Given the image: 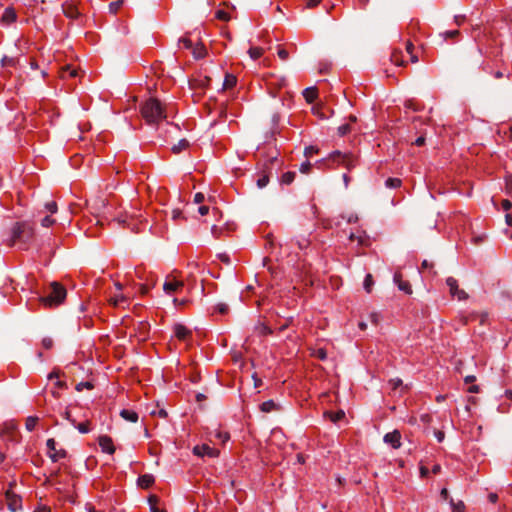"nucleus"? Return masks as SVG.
<instances>
[{"label": "nucleus", "mask_w": 512, "mask_h": 512, "mask_svg": "<svg viewBox=\"0 0 512 512\" xmlns=\"http://www.w3.org/2000/svg\"><path fill=\"white\" fill-rule=\"evenodd\" d=\"M171 217L173 220H178L182 217V212L180 209H173L171 211Z\"/></svg>", "instance_id": "8fccbe9b"}, {"label": "nucleus", "mask_w": 512, "mask_h": 512, "mask_svg": "<svg viewBox=\"0 0 512 512\" xmlns=\"http://www.w3.org/2000/svg\"><path fill=\"white\" fill-rule=\"evenodd\" d=\"M236 77L232 74H227L225 76V79H224V82H223V87L225 89H228V88H232L235 84H236Z\"/></svg>", "instance_id": "bb28decb"}, {"label": "nucleus", "mask_w": 512, "mask_h": 512, "mask_svg": "<svg viewBox=\"0 0 512 512\" xmlns=\"http://www.w3.org/2000/svg\"><path fill=\"white\" fill-rule=\"evenodd\" d=\"M334 156H337L339 157V159L337 160L339 163L343 164L344 166H346L348 169H350L351 167L354 166V160L351 156L349 155H341V153L339 151H336L333 153V157Z\"/></svg>", "instance_id": "2eb2a0df"}, {"label": "nucleus", "mask_w": 512, "mask_h": 512, "mask_svg": "<svg viewBox=\"0 0 512 512\" xmlns=\"http://www.w3.org/2000/svg\"><path fill=\"white\" fill-rule=\"evenodd\" d=\"M216 437L221 439L223 442L227 441L229 439V435L226 432H217Z\"/></svg>", "instance_id": "4d7b16f0"}, {"label": "nucleus", "mask_w": 512, "mask_h": 512, "mask_svg": "<svg viewBox=\"0 0 512 512\" xmlns=\"http://www.w3.org/2000/svg\"><path fill=\"white\" fill-rule=\"evenodd\" d=\"M93 385L92 383L86 381V382H80L76 385L77 391H82L83 389H92Z\"/></svg>", "instance_id": "ea45409f"}, {"label": "nucleus", "mask_w": 512, "mask_h": 512, "mask_svg": "<svg viewBox=\"0 0 512 512\" xmlns=\"http://www.w3.org/2000/svg\"><path fill=\"white\" fill-rule=\"evenodd\" d=\"M413 49H414V45L412 44V42L408 41L406 44L407 53L411 54L413 52Z\"/></svg>", "instance_id": "69168bd1"}, {"label": "nucleus", "mask_w": 512, "mask_h": 512, "mask_svg": "<svg viewBox=\"0 0 512 512\" xmlns=\"http://www.w3.org/2000/svg\"><path fill=\"white\" fill-rule=\"evenodd\" d=\"M296 173L292 171L285 172L280 179L281 184L290 185L295 179Z\"/></svg>", "instance_id": "4be33fe9"}, {"label": "nucleus", "mask_w": 512, "mask_h": 512, "mask_svg": "<svg viewBox=\"0 0 512 512\" xmlns=\"http://www.w3.org/2000/svg\"><path fill=\"white\" fill-rule=\"evenodd\" d=\"M44 207L51 214H55L58 211V206L55 201H50V202L45 203Z\"/></svg>", "instance_id": "473e14b6"}, {"label": "nucleus", "mask_w": 512, "mask_h": 512, "mask_svg": "<svg viewBox=\"0 0 512 512\" xmlns=\"http://www.w3.org/2000/svg\"><path fill=\"white\" fill-rule=\"evenodd\" d=\"M198 212L200 215L204 216L206 214H208L209 212V207L208 206H205V205H202L198 208Z\"/></svg>", "instance_id": "e2e57ef3"}, {"label": "nucleus", "mask_w": 512, "mask_h": 512, "mask_svg": "<svg viewBox=\"0 0 512 512\" xmlns=\"http://www.w3.org/2000/svg\"><path fill=\"white\" fill-rule=\"evenodd\" d=\"M17 18L16 12L12 7H8L4 10L2 17H1V23L4 25H9L13 23Z\"/></svg>", "instance_id": "4468645a"}, {"label": "nucleus", "mask_w": 512, "mask_h": 512, "mask_svg": "<svg viewBox=\"0 0 512 512\" xmlns=\"http://www.w3.org/2000/svg\"><path fill=\"white\" fill-rule=\"evenodd\" d=\"M42 345H43V347H44V348H46V349H50V348H52V346H53V340H52V338H50V337H45V338L42 340Z\"/></svg>", "instance_id": "09e8293b"}, {"label": "nucleus", "mask_w": 512, "mask_h": 512, "mask_svg": "<svg viewBox=\"0 0 512 512\" xmlns=\"http://www.w3.org/2000/svg\"><path fill=\"white\" fill-rule=\"evenodd\" d=\"M324 415L329 417L333 423H337L345 417V412L343 410H339L337 412H325Z\"/></svg>", "instance_id": "6ab92c4d"}, {"label": "nucleus", "mask_w": 512, "mask_h": 512, "mask_svg": "<svg viewBox=\"0 0 512 512\" xmlns=\"http://www.w3.org/2000/svg\"><path fill=\"white\" fill-rule=\"evenodd\" d=\"M48 448V456L53 462H57L66 457V451L64 449H56V442L50 438L46 442Z\"/></svg>", "instance_id": "39448f33"}, {"label": "nucleus", "mask_w": 512, "mask_h": 512, "mask_svg": "<svg viewBox=\"0 0 512 512\" xmlns=\"http://www.w3.org/2000/svg\"><path fill=\"white\" fill-rule=\"evenodd\" d=\"M122 4H123V0H117V1L111 2L109 4L110 13H113V14L117 13V11L122 6Z\"/></svg>", "instance_id": "2f4dec72"}, {"label": "nucleus", "mask_w": 512, "mask_h": 512, "mask_svg": "<svg viewBox=\"0 0 512 512\" xmlns=\"http://www.w3.org/2000/svg\"><path fill=\"white\" fill-rule=\"evenodd\" d=\"M69 71V75L71 77H76L77 76V71L75 69H72L70 68V66H66L63 70H62V73H61V77H65V73Z\"/></svg>", "instance_id": "de8ad7c7"}, {"label": "nucleus", "mask_w": 512, "mask_h": 512, "mask_svg": "<svg viewBox=\"0 0 512 512\" xmlns=\"http://www.w3.org/2000/svg\"><path fill=\"white\" fill-rule=\"evenodd\" d=\"M459 34V31L458 30H450V31H445V32H442L440 33V36L443 38V40L445 41L446 39L448 38H454L456 37L457 35Z\"/></svg>", "instance_id": "c9c22d12"}, {"label": "nucleus", "mask_w": 512, "mask_h": 512, "mask_svg": "<svg viewBox=\"0 0 512 512\" xmlns=\"http://www.w3.org/2000/svg\"><path fill=\"white\" fill-rule=\"evenodd\" d=\"M193 453L200 457L208 456L210 458L217 457L219 455V451L217 449L212 448L207 444L195 446L193 448Z\"/></svg>", "instance_id": "6e6552de"}, {"label": "nucleus", "mask_w": 512, "mask_h": 512, "mask_svg": "<svg viewBox=\"0 0 512 512\" xmlns=\"http://www.w3.org/2000/svg\"><path fill=\"white\" fill-rule=\"evenodd\" d=\"M126 301H127V298L124 294H117L110 298V303L115 307L120 306L122 303H124Z\"/></svg>", "instance_id": "a878e982"}, {"label": "nucleus", "mask_w": 512, "mask_h": 512, "mask_svg": "<svg viewBox=\"0 0 512 512\" xmlns=\"http://www.w3.org/2000/svg\"><path fill=\"white\" fill-rule=\"evenodd\" d=\"M179 46L185 49H190L192 47V42L188 38H181L179 39Z\"/></svg>", "instance_id": "79ce46f5"}, {"label": "nucleus", "mask_w": 512, "mask_h": 512, "mask_svg": "<svg viewBox=\"0 0 512 512\" xmlns=\"http://www.w3.org/2000/svg\"><path fill=\"white\" fill-rule=\"evenodd\" d=\"M216 18L222 21H228L230 19V16L226 11L218 10L216 12Z\"/></svg>", "instance_id": "58836bf2"}, {"label": "nucleus", "mask_w": 512, "mask_h": 512, "mask_svg": "<svg viewBox=\"0 0 512 512\" xmlns=\"http://www.w3.org/2000/svg\"><path fill=\"white\" fill-rule=\"evenodd\" d=\"M184 286V283L183 281H179V280H176V279H172V280H167L164 284H163V290L166 294L170 295L176 291H178L180 288H182Z\"/></svg>", "instance_id": "9b49d317"}, {"label": "nucleus", "mask_w": 512, "mask_h": 512, "mask_svg": "<svg viewBox=\"0 0 512 512\" xmlns=\"http://www.w3.org/2000/svg\"><path fill=\"white\" fill-rule=\"evenodd\" d=\"M373 278H372V275L371 274H367L365 279H364V283H363V287L364 289L366 290L367 293H370L371 292V288L373 286Z\"/></svg>", "instance_id": "7c9ffc66"}, {"label": "nucleus", "mask_w": 512, "mask_h": 512, "mask_svg": "<svg viewBox=\"0 0 512 512\" xmlns=\"http://www.w3.org/2000/svg\"><path fill=\"white\" fill-rule=\"evenodd\" d=\"M313 356L320 360H325L327 358V353H326L325 349L318 348V349L314 350Z\"/></svg>", "instance_id": "f704fd0d"}, {"label": "nucleus", "mask_w": 512, "mask_h": 512, "mask_svg": "<svg viewBox=\"0 0 512 512\" xmlns=\"http://www.w3.org/2000/svg\"><path fill=\"white\" fill-rule=\"evenodd\" d=\"M446 284L449 287V292L452 297L457 298L459 301L466 300L468 298V294L458 287V282L453 277H448L446 279Z\"/></svg>", "instance_id": "20e7f679"}, {"label": "nucleus", "mask_w": 512, "mask_h": 512, "mask_svg": "<svg viewBox=\"0 0 512 512\" xmlns=\"http://www.w3.org/2000/svg\"><path fill=\"white\" fill-rule=\"evenodd\" d=\"M106 207V201L102 198L95 199L90 204V212L94 215L96 218V224H102V220L100 219L101 212Z\"/></svg>", "instance_id": "0eeeda50"}, {"label": "nucleus", "mask_w": 512, "mask_h": 512, "mask_svg": "<svg viewBox=\"0 0 512 512\" xmlns=\"http://www.w3.org/2000/svg\"><path fill=\"white\" fill-rule=\"evenodd\" d=\"M506 193L512 197V175L506 177Z\"/></svg>", "instance_id": "a19ab883"}, {"label": "nucleus", "mask_w": 512, "mask_h": 512, "mask_svg": "<svg viewBox=\"0 0 512 512\" xmlns=\"http://www.w3.org/2000/svg\"><path fill=\"white\" fill-rule=\"evenodd\" d=\"M402 181L399 178H388L385 181V186L390 189H395L401 186Z\"/></svg>", "instance_id": "cd10ccee"}, {"label": "nucleus", "mask_w": 512, "mask_h": 512, "mask_svg": "<svg viewBox=\"0 0 512 512\" xmlns=\"http://www.w3.org/2000/svg\"><path fill=\"white\" fill-rule=\"evenodd\" d=\"M311 166L312 165L309 161H305L300 165L299 170L301 173L307 174L310 171Z\"/></svg>", "instance_id": "37998d69"}, {"label": "nucleus", "mask_w": 512, "mask_h": 512, "mask_svg": "<svg viewBox=\"0 0 512 512\" xmlns=\"http://www.w3.org/2000/svg\"><path fill=\"white\" fill-rule=\"evenodd\" d=\"M34 512H51V511H50V509L48 507L43 506V507L38 508Z\"/></svg>", "instance_id": "774afa93"}, {"label": "nucleus", "mask_w": 512, "mask_h": 512, "mask_svg": "<svg viewBox=\"0 0 512 512\" xmlns=\"http://www.w3.org/2000/svg\"><path fill=\"white\" fill-rule=\"evenodd\" d=\"M188 269H189V274H188L187 278L190 280L193 278L195 270L198 269V264L195 262L189 263Z\"/></svg>", "instance_id": "a18cd8bd"}, {"label": "nucleus", "mask_w": 512, "mask_h": 512, "mask_svg": "<svg viewBox=\"0 0 512 512\" xmlns=\"http://www.w3.org/2000/svg\"><path fill=\"white\" fill-rule=\"evenodd\" d=\"M260 409L262 412L269 413L276 409V404L273 400H268L260 405Z\"/></svg>", "instance_id": "393cba45"}, {"label": "nucleus", "mask_w": 512, "mask_h": 512, "mask_svg": "<svg viewBox=\"0 0 512 512\" xmlns=\"http://www.w3.org/2000/svg\"><path fill=\"white\" fill-rule=\"evenodd\" d=\"M173 330L179 340L186 341L191 336V331L182 324H176Z\"/></svg>", "instance_id": "ddd939ff"}, {"label": "nucleus", "mask_w": 512, "mask_h": 512, "mask_svg": "<svg viewBox=\"0 0 512 512\" xmlns=\"http://www.w3.org/2000/svg\"><path fill=\"white\" fill-rule=\"evenodd\" d=\"M71 424L82 434L89 433L91 430L88 422L77 424L75 420H71Z\"/></svg>", "instance_id": "412c9836"}, {"label": "nucleus", "mask_w": 512, "mask_h": 512, "mask_svg": "<svg viewBox=\"0 0 512 512\" xmlns=\"http://www.w3.org/2000/svg\"><path fill=\"white\" fill-rule=\"evenodd\" d=\"M269 183V177L266 176V175H262L261 177L258 178L257 180V186L262 189L264 187L267 186V184Z\"/></svg>", "instance_id": "e433bc0d"}, {"label": "nucleus", "mask_w": 512, "mask_h": 512, "mask_svg": "<svg viewBox=\"0 0 512 512\" xmlns=\"http://www.w3.org/2000/svg\"><path fill=\"white\" fill-rule=\"evenodd\" d=\"M55 219L52 218L51 216H45L42 220H41V226L42 227H50L52 226L54 223H55Z\"/></svg>", "instance_id": "4c0bfd02"}, {"label": "nucleus", "mask_w": 512, "mask_h": 512, "mask_svg": "<svg viewBox=\"0 0 512 512\" xmlns=\"http://www.w3.org/2000/svg\"><path fill=\"white\" fill-rule=\"evenodd\" d=\"M391 61L397 66H401L404 64L403 52L401 50H395L391 54Z\"/></svg>", "instance_id": "aec40b11"}, {"label": "nucleus", "mask_w": 512, "mask_h": 512, "mask_svg": "<svg viewBox=\"0 0 512 512\" xmlns=\"http://www.w3.org/2000/svg\"><path fill=\"white\" fill-rule=\"evenodd\" d=\"M511 207H512V203L509 200L505 199L502 201V208L504 211L510 210Z\"/></svg>", "instance_id": "bf43d9fd"}, {"label": "nucleus", "mask_w": 512, "mask_h": 512, "mask_svg": "<svg viewBox=\"0 0 512 512\" xmlns=\"http://www.w3.org/2000/svg\"><path fill=\"white\" fill-rule=\"evenodd\" d=\"M388 385L392 390H397L399 387L402 386V380L399 378L390 379L388 381Z\"/></svg>", "instance_id": "72a5a7b5"}, {"label": "nucleus", "mask_w": 512, "mask_h": 512, "mask_svg": "<svg viewBox=\"0 0 512 512\" xmlns=\"http://www.w3.org/2000/svg\"><path fill=\"white\" fill-rule=\"evenodd\" d=\"M98 444L103 453L114 454L115 446L111 437L107 435H101L98 438Z\"/></svg>", "instance_id": "9d476101"}, {"label": "nucleus", "mask_w": 512, "mask_h": 512, "mask_svg": "<svg viewBox=\"0 0 512 512\" xmlns=\"http://www.w3.org/2000/svg\"><path fill=\"white\" fill-rule=\"evenodd\" d=\"M216 309L220 312V313H226L227 310H228V306L224 303H220L216 306Z\"/></svg>", "instance_id": "052dcab7"}, {"label": "nucleus", "mask_w": 512, "mask_h": 512, "mask_svg": "<svg viewBox=\"0 0 512 512\" xmlns=\"http://www.w3.org/2000/svg\"><path fill=\"white\" fill-rule=\"evenodd\" d=\"M154 483V477L151 474H144L138 478V485L142 488H149Z\"/></svg>", "instance_id": "f3484780"}, {"label": "nucleus", "mask_w": 512, "mask_h": 512, "mask_svg": "<svg viewBox=\"0 0 512 512\" xmlns=\"http://www.w3.org/2000/svg\"><path fill=\"white\" fill-rule=\"evenodd\" d=\"M322 0H307L306 7L307 8H313L317 6Z\"/></svg>", "instance_id": "13d9d810"}, {"label": "nucleus", "mask_w": 512, "mask_h": 512, "mask_svg": "<svg viewBox=\"0 0 512 512\" xmlns=\"http://www.w3.org/2000/svg\"><path fill=\"white\" fill-rule=\"evenodd\" d=\"M141 115L150 125H156L166 118L165 108L156 98H149L142 104Z\"/></svg>", "instance_id": "f257e3e1"}, {"label": "nucleus", "mask_w": 512, "mask_h": 512, "mask_svg": "<svg viewBox=\"0 0 512 512\" xmlns=\"http://www.w3.org/2000/svg\"><path fill=\"white\" fill-rule=\"evenodd\" d=\"M303 95L307 102L311 103L315 100L317 96L316 89L313 87L306 88L303 92Z\"/></svg>", "instance_id": "b1692460"}, {"label": "nucleus", "mask_w": 512, "mask_h": 512, "mask_svg": "<svg viewBox=\"0 0 512 512\" xmlns=\"http://www.w3.org/2000/svg\"><path fill=\"white\" fill-rule=\"evenodd\" d=\"M17 429V425L14 421H7L0 425V436L7 441L14 439V433Z\"/></svg>", "instance_id": "423d86ee"}, {"label": "nucleus", "mask_w": 512, "mask_h": 512, "mask_svg": "<svg viewBox=\"0 0 512 512\" xmlns=\"http://www.w3.org/2000/svg\"><path fill=\"white\" fill-rule=\"evenodd\" d=\"M150 512H165V510L157 507V498L155 496L149 497Z\"/></svg>", "instance_id": "c756f323"}, {"label": "nucleus", "mask_w": 512, "mask_h": 512, "mask_svg": "<svg viewBox=\"0 0 512 512\" xmlns=\"http://www.w3.org/2000/svg\"><path fill=\"white\" fill-rule=\"evenodd\" d=\"M193 54H194V57L197 58V59L202 58L203 57V49H202V47L194 49L193 50Z\"/></svg>", "instance_id": "680f3d73"}, {"label": "nucleus", "mask_w": 512, "mask_h": 512, "mask_svg": "<svg viewBox=\"0 0 512 512\" xmlns=\"http://www.w3.org/2000/svg\"><path fill=\"white\" fill-rule=\"evenodd\" d=\"M19 507V500L14 499L9 503V509L11 511H16Z\"/></svg>", "instance_id": "5fc2aeb1"}, {"label": "nucleus", "mask_w": 512, "mask_h": 512, "mask_svg": "<svg viewBox=\"0 0 512 512\" xmlns=\"http://www.w3.org/2000/svg\"><path fill=\"white\" fill-rule=\"evenodd\" d=\"M261 333L262 334H271L272 333V330L271 328H269L268 326L266 325H261Z\"/></svg>", "instance_id": "0e129e2a"}, {"label": "nucleus", "mask_w": 512, "mask_h": 512, "mask_svg": "<svg viewBox=\"0 0 512 512\" xmlns=\"http://www.w3.org/2000/svg\"><path fill=\"white\" fill-rule=\"evenodd\" d=\"M434 436L436 437V439L438 440V442H442L445 438V434L444 432L440 431V430H437L434 432Z\"/></svg>", "instance_id": "6e6d98bb"}, {"label": "nucleus", "mask_w": 512, "mask_h": 512, "mask_svg": "<svg viewBox=\"0 0 512 512\" xmlns=\"http://www.w3.org/2000/svg\"><path fill=\"white\" fill-rule=\"evenodd\" d=\"M393 281L398 286V289L400 291H403L406 294H411L412 293V289H411L410 283L407 282V281H403L402 280L401 273H399V272L394 273Z\"/></svg>", "instance_id": "f8f14e48"}, {"label": "nucleus", "mask_w": 512, "mask_h": 512, "mask_svg": "<svg viewBox=\"0 0 512 512\" xmlns=\"http://www.w3.org/2000/svg\"><path fill=\"white\" fill-rule=\"evenodd\" d=\"M34 235V227L27 221L17 222L11 228L12 243L21 242L28 244L34 238Z\"/></svg>", "instance_id": "f03ea898"}, {"label": "nucleus", "mask_w": 512, "mask_h": 512, "mask_svg": "<svg viewBox=\"0 0 512 512\" xmlns=\"http://www.w3.org/2000/svg\"><path fill=\"white\" fill-rule=\"evenodd\" d=\"M505 221H506V224L509 225V226H512V215L507 213L505 215Z\"/></svg>", "instance_id": "338daca9"}, {"label": "nucleus", "mask_w": 512, "mask_h": 512, "mask_svg": "<svg viewBox=\"0 0 512 512\" xmlns=\"http://www.w3.org/2000/svg\"><path fill=\"white\" fill-rule=\"evenodd\" d=\"M205 199V196L203 193L198 192L194 195V203L199 204L202 203Z\"/></svg>", "instance_id": "3c124183"}, {"label": "nucleus", "mask_w": 512, "mask_h": 512, "mask_svg": "<svg viewBox=\"0 0 512 512\" xmlns=\"http://www.w3.org/2000/svg\"><path fill=\"white\" fill-rule=\"evenodd\" d=\"M120 416L128 422L136 423L138 421V414L129 409H123L120 412Z\"/></svg>", "instance_id": "dca6fc26"}, {"label": "nucleus", "mask_w": 512, "mask_h": 512, "mask_svg": "<svg viewBox=\"0 0 512 512\" xmlns=\"http://www.w3.org/2000/svg\"><path fill=\"white\" fill-rule=\"evenodd\" d=\"M350 132V126L349 124H343L341 126L338 127V134L340 136H344L346 135L347 133Z\"/></svg>", "instance_id": "49530a36"}, {"label": "nucleus", "mask_w": 512, "mask_h": 512, "mask_svg": "<svg viewBox=\"0 0 512 512\" xmlns=\"http://www.w3.org/2000/svg\"><path fill=\"white\" fill-rule=\"evenodd\" d=\"M278 56L282 59V60H287L288 59V56H289V53L287 50L285 49H279L278 50Z\"/></svg>", "instance_id": "864d4df0"}, {"label": "nucleus", "mask_w": 512, "mask_h": 512, "mask_svg": "<svg viewBox=\"0 0 512 512\" xmlns=\"http://www.w3.org/2000/svg\"><path fill=\"white\" fill-rule=\"evenodd\" d=\"M66 289L58 282L50 284V291L47 296L40 297V302L47 307H56L63 303L66 298Z\"/></svg>", "instance_id": "7ed1b4c3"}, {"label": "nucleus", "mask_w": 512, "mask_h": 512, "mask_svg": "<svg viewBox=\"0 0 512 512\" xmlns=\"http://www.w3.org/2000/svg\"><path fill=\"white\" fill-rule=\"evenodd\" d=\"M65 14L69 18H74L77 16L78 12L75 9L70 7L67 10H65Z\"/></svg>", "instance_id": "603ef678"}, {"label": "nucleus", "mask_w": 512, "mask_h": 512, "mask_svg": "<svg viewBox=\"0 0 512 512\" xmlns=\"http://www.w3.org/2000/svg\"><path fill=\"white\" fill-rule=\"evenodd\" d=\"M264 53V49L261 47H251L248 50V54L252 60L259 59Z\"/></svg>", "instance_id": "5701e85b"}, {"label": "nucleus", "mask_w": 512, "mask_h": 512, "mask_svg": "<svg viewBox=\"0 0 512 512\" xmlns=\"http://www.w3.org/2000/svg\"><path fill=\"white\" fill-rule=\"evenodd\" d=\"M189 147V141L186 139H181L179 142L172 147V152L175 154H179L182 151L186 150Z\"/></svg>", "instance_id": "a211bd4d"}, {"label": "nucleus", "mask_w": 512, "mask_h": 512, "mask_svg": "<svg viewBox=\"0 0 512 512\" xmlns=\"http://www.w3.org/2000/svg\"><path fill=\"white\" fill-rule=\"evenodd\" d=\"M38 422V417L36 416H29L26 419L25 427L28 431H33L36 427V424Z\"/></svg>", "instance_id": "c85d7f7f"}, {"label": "nucleus", "mask_w": 512, "mask_h": 512, "mask_svg": "<svg viewBox=\"0 0 512 512\" xmlns=\"http://www.w3.org/2000/svg\"><path fill=\"white\" fill-rule=\"evenodd\" d=\"M318 149L314 146H308L304 150V155L309 158L312 157L313 154L317 153Z\"/></svg>", "instance_id": "c03bdc74"}, {"label": "nucleus", "mask_w": 512, "mask_h": 512, "mask_svg": "<svg viewBox=\"0 0 512 512\" xmlns=\"http://www.w3.org/2000/svg\"><path fill=\"white\" fill-rule=\"evenodd\" d=\"M383 441L393 449H398L401 447V433L398 430L386 433Z\"/></svg>", "instance_id": "1a4fd4ad"}]
</instances>
